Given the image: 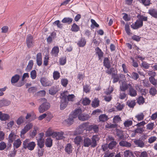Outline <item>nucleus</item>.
Returning <instances> with one entry per match:
<instances>
[{
    "mask_svg": "<svg viewBox=\"0 0 157 157\" xmlns=\"http://www.w3.org/2000/svg\"><path fill=\"white\" fill-rule=\"evenodd\" d=\"M29 141L30 140L29 139H26L23 141V147L21 148L22 150L28 149L30 151H32L34 149L36 145L35 143L33 141Z\"/></svg>",
    "mask_w": 157,
    "mask_h": 157,
    "instance_id": "f257e3e1",
    "label": "nucleus"
},
{
    "mask_svg": "<svg viewBox=\"0 0 157 157\" xmlns=\"http://www.w3.org/2000/svg\"><path fill=\"white\" fill-rule=\"evenodd\" d=\"M26 42L27 48H33L34 46L35 43L33 36L31 34H28L26 38Z\"/></svg>",
    "mask_w": 157,
    "mask_h": 157,
    "instance_id": "f03ea898",
    "label": "nucleus"
},
{
    "mask_svg": "<svg viewBox=\"0 0 157 157\" xmlns=\"http://www.w3.org/2000/svg\"><path fill=\"white\" fill-rule=\"evenodd\" d=\"M50 107V103L48 101H44L40 105L38 108L40 113H42L47 111Z\"/></svg>",
    "mask_w": 157,
    "mask_h": 157,
    "instance_id": "7ed1b4c3",
    "label": "nucleus"
},
{
    "mask_svg": "<svg viewBox=\"0 0 157 157\" xmlns=\"http://www.w3.org/2000/svg\"><path fill=\"white\" fill-rule=\"evenodd\" d=\"M60 99V109L61 110H63L67 106L68 102L67 101L66 98L64 97H61Z\"/></svg>",
    "mask_w": 157,
    "mask_h": 157,
    "instance_id": "20e7f679",
    "label": "nucleus"
},
{
    "mask_svg": "<svg viewBox=\"0 0 157 157\" xmlns=\"http://www.w3.org/2000/svg\"><path fill=\"white\" fill-rule=\"evenodd\" d=\"M143 25V22H142L139 19H137L134 25L133 23L131 25V27L133 29H137L141 28Z\"/></svg>",
    "mask_w": 157,
    "mask_h": 157,
    "instance_id": "39448f33",
    "label": "nucleus"
},
{
    "mask_svg": "<svg viewBox=\"0 0 157 157\" xmlns=\"http://www.w3.org/2000/svg\"><path fill=\"white\" fill-rule=\"evenodd\" d=\"M87 124L85 123L80 125L76 128V132L77 134H80L83 133V131L86 129V127Z\"/></svg>",
    "mask_w": 157,
    "mask_h": 157,
    "instance_id": "423d86ee",
    "label": "nucleus"
},
{
    "mask_svg": "<svg viewBox=\"0 0 157 157\" xmlns=\"http://www.w3.org/2000/svg\"><path fill=\"white\" fill-rule=\"evenodd\" d=\"M75 119L72 115H69L68 118L65 120L63 121V123L68 126H70L72 125L74 122Z\"/></svg>",
    "mask_w": 157,
    "mask_h": 157,
    "instance_id": "0eeeda50",
    "label": "nucleus"
},
{
    "mask_svg": "<svg viewBox=\"0 0 157 157\" xmlns=\"http://www.w3.org/2000/svg\"><path fill=\"white\" fill-rule=\"evenodd\" d=\"M82 111L81 108H76L75 109L71 112L70 114L75 119L77 117H78L79 114L82 113Z\"/></svg>",
    "mask_w": 157,
    "mask_h": 157,
    "instance_id": "6e6552de",
    "label": "nucleus"
},
{
    "mask_svg": "<svg viewBox=\"0 0 157 157\" xmlns=\"http://www.w3.org/2000/svg\"><path fill=\"white\" fill-rule=\"evenodd\" d=\"M10 101L6 98H3L2 99L0 100V107L7 106L10 105Z\"/></svg>",
    "mask_w": 157,
    "mask_h": 157,
    "instance_id": "1a4fd4ad",
    "label": "nucleus"
},
{
    "mask_svg": "<svg viewBox=\"0 0 157 157\" xmlns=\"http://www.w3.org/2000/svg\"><path fill=\"white\" fill-rule=\"evenodd\" d=\"M78 118L80 121H84L88 120L90 118V117L88 114L84 113H82L81 114H79Z\"/></svg>",
    "mask_w": 157,
    "mask_h": 157,
    "instance_id": "9d476101",
    "label": "nucleus"
},
{
    "mask_svg": "<svg viewBox=\"0 0 157 157\" xmlns=\"http://www.w3.org/2000/svg\"><path fill=\"white\" fill-rule=\"evenodd\" d=\"M61 96L64 97V98H66V100L67 101V102L69 101H74L73 98L75 97V95L73 94H69L68 95H67L65 94H61Z\"/></svg>",
    "mask_w": 157,
    "mask_h": 157,
    "instance_id": "9b49d317",
    "label": "nucleus"
},
{
    "mask_svg": "<svg viewBox=\"0 0 157 157\" xmlns=\"http://www.w3.org/2000/svg\"><path fill=\"white\" fill-rule=\"evenodd\" d=\"M17 135L15 134L14 132L11 131V133L8 136V140L9 142V143H13V141L15 140L17 138Z\"/></svg>",
    "mask_w": 157,
    "mask_h": 157,
    "instance_id": "f8f14e48",
    "label": "nucleus"
},
{
    "mask_svg": "<svg viewBox=\"0 0 157 157\" xmlns=\"http://www.w3.org/2000/svg\"><path fill=\"white\" fill-rule=\"evenodd\" d=\"M103 66L108 69H109L111 67V64L109 58L105 57L103 62Z\"/></svg>",
    "mask_w": 157,
    "mask_h": 157,
    "instance_id": "ddd939ff",
    "label": "nucleus"
},
{
    "mask_svg": "<svg viewBox=\"0 0 157 157\" xmlns=\"http://www.w3.org/2000/svg\"><path fill=\"white\" fill-rule=\"evenodd\" d=\"M10 118V116L7 113H2L0 111V120L2 121H6Z\"/></svg>",
    "mask_w": 157,
    "mask_h": 157,
    "instance_id": "4468645a",
    "label": "nucleus"
},
{
    "mask_svg": "<svg viewBox=\"0 0 157 157\" xmlns=\"http://www.w3.org/2000/svg\"><path fill=\"white\" fill-rule=\"evenodd\" d=\"M36 63L37 65L39 66H40L42 63V56L41 53H38L36 55Z\"/></svg>",
    "mask_w": 157,
    "mask_h": 157,
    "instance_id": "2eb2a0df",
    "label": "nucleus"
},
{
    "mask_svg": "<svg viewBox=\"0 0 157 157\" xmlns=\"http://www.w3.org/2000/svg\"><path fill=\"white\" fill-rule=\"evenodd\" d=\"M86 41L85 37H81L77 44L79 47H83L86 44Z\"/></svg>",
    "mask_w": 157,
    "mask_h": 157,
    "instance_id": "dca6fc26",
    "label": "nucleus"
},
{
    "mask_svg": "<svg viewBox=\"0 0 157 157\" xmlns=\"http://www.w3.org/2000/svg\"><path fill=\"white\" fill-rule=\"evenodd\" d=\"M83 146L85 147H88L91 145V140L88 137L84 138L83 140Z\"/></svg>",
    "mask_w": 157,
    "mask_h": 157,
    "instance_id": "f3484780",
    "label": "nucleus"
},
{
    "mask_svg": "<svg viewBox=\"0 0 157 157\" xmlns=\"http://www.w3.org/2000/svg\"><path fill=\"white\" fill-rule=\"evenodd\" d=\"M100 101L98 98H95L92 101L91 103V106L92 107L94 108H96L98 107L99 105Z\"/></svg>",
    "mask_w": 157,
    "mask_h": 157,
    "instance_id": "a211bd4d",
    "label": "nucleus"
},
{
    "mask_svg": "<svg viewBox=\"0 0 157 157\" xmlns=\"http://www.w3.org/2000/svg\"><path fill=\"white\" fill-rule=\"evenodd\" d=\"M22 142L20 139L18 138L15 140L13 143L14 148L17 149L21 145Z\"/></svg>",
    "mask_w": 157,
    "mask_h": 157,
    "instance_id": "6ab92c4d",
    "label": "nucleus"
},
{
    "mask_svg": "<svg viewBox=\"0 0 157 157\" xmlns=\"http://www.w3.org/2000/svg\"><path fill=\"white\" fill-rule=\"evenodd\" d=\"M73 21V19L72 18L69 17H64L61 21L62 23H67L68 25L71 24Z\"/></svg>",
    "mask_w": 157,
    "mask_h": 157,
    "instance_id": "aec40b11",
    "label": "nucleus"
},
{
    "mask_svg": "<svg viewBox=\"0 0 157 157\" xmlns=\"http://www.w3.org/2000/svg\"><path fill=\"white\" fill-rule=\"evenodd\" d=\"M95 50L97 51L96 53L98 55V59L99 60L101 59V58L103 57L104 54L103 52L98 47L95 48Z\"/></svg>",
    "mask_w": 157,
    "mask_h": 157,
    "instance_id": "412c9836",
    "label": "nucleus"
},
{
    "mask_svg": "<svg viewBox=\"0 0 157 157\" xmlns=\"http://www.w3.org/2000/svg\"><path fill=\"white\" fill-rule=\"evenodd\" d=\"M134 143L138 147L142 148L144 146V143L142 140H140V139L139 140H135L134 141Z\"/></svg>",
    "mask_w": 157,
    "mask_h": 157,
    "instance_id": "4be33fe9",
    "label": "nucleus"
},
{
    "mask_svg": "<svg viewBox=\"0 0 157 157\" xmlns=\"http://www.w3.org/2000/svg\"><path fill=\"white\" fill-rule=\"evenodd\" d=\"M148 13L153 17L157 18V10L156 9H150L148 10Z\"/></svg>",
    "mask_w": 157,
    "mask_h": 157,
    "instance_id": "5701e85b",
    "label": "nucleus"
},
{
    "mask_svg": "<svg viewBox=\"0 0 157 157\" xmlns=\"http://www.w3.org/2000/svg\"><path fill=\"white\" fill-rule=\"evenodd\" d=\"M20 76L19 75L16 74L12 76L11 78V82L12 84L15 83L17 82L19 80Z\"/></svg>",
    "mask_w": 157,
    "mask_h": 157,
    "instance_id": "b1692460",
    "label": "nucleus"
},
{
    "mask_svg": "<svg viewBox=\"0 0 157 157\" xmlns=\"http://www.w3.org/2000/svg\"><path fill=\"white\" fill-rule=\"evenodd\" d=\"M65 150L66 152L70 154L72 151V146L70 144H67L65 147Z\"/></svg>",
    "mask_w": 157,
    "mask_h": 157,
    "instance_id": "393cba45",
    "label": "nucleus"
},
{
    "mask_svg": "<svg viewBox=\"0 0 157 157\" xmlns=\"http://www.w3.org/2000/svg\"><path fill=\"white\" fill-rule=\"evenodd\" d=\"M83 141L82 137L80 136H77L74 139V142L77 146H80V142Z\"/></svg>",
    "mask_w": 157,
    "mask_h": 157,
    "instance_id": "a878e982",
    "label": "nucleus"
},
{
    "mask_svg": "<svg viewBox=\"0 0 157 157\" xmlns=\"http://www.w3.org/2000/svg\"><path fill=\"white\" fill-rule=\"evenodd\" d=\"M119 144L120 146L123 147H129L131 146V144L126 141H121L119 142Z\"/></svg>",
    "mask_w": 157,
    "mask_h": 157,
    "instance_id": "bb28decb",
    "label": "nucleus"
},
{
    "mask_svg": "<svg viewBox=\"0 0 157 157\" xmlns=\"http://www.w3.org/2000/svg\"><path fill=\"white\" fill-rule=\"evenodd\" d=\"M52 140L51 137H48L46 139L45 145L48 147H51L52 145Z\"/></svg>",
    "mask_w": 157,
    "mask_h": 157,
    "instance_id": "cd10ccee",
    "label": "nucleus"
},
{
    "mask_svg": "<svg viewBox=\"0 0 157 157\" xmlns=\"http://www.w3.org/2000/svg\"><path fill=\"white\" fill-rule=\"evenodd\" d=\"M99 121L104 122L107 121L109 119V118L105 114H102L99 116Z\"/></svg>",
    "mask_w": 157,
    "mask_h": 157,
    "instance_id": "c85d7f7f",
    "label": "nucleus"
},
{
    "mask_svg": "<svg viewBox=\"0 0 157 157\" xmlns=\"http://www.w3.org/2000/svg\"><path fill=\"white\" fill-rule=\"evenodd\" d=\"M129 94L131 97H135L137 95V92L133 87H129Z\"/></svg>",
    "mask_w": 157,
    "mask_h": 157,
    "instance_id": "c756f323",
    "label": "nucleus"
},
{
    "mask_svg": "<svg viewBox=\"0 0 157 157\" xmlns=\"http://www.w3.org/2000/svg\"><path fill=\"white\" fill-rule=\"evenodd\" d=\"M33 64L34 63L33 60H29L28 63V64L25 68V71H26L29 72L32 70L33 65Z\"/></svg>",
    "mask_w": 157,
    "mask_h": 157,
    "instance_id": "7c9ffc66",
    "label": "nucleus"
},
{
    "mask_svg": "<svg viewBox=\"0 0 157 157\" xmlns=\"http://www.w3.org/2000/svg\"><path fill=\"white\" fill-rule=\"evenodd\" d=\"M80 30V28L75 23H73L71 25V30L74 32H77Z\"/></svg>",
    "mask_w": 157,
    "mask_h": 157,
    "instance_id": "2f4dec72",
    "label": "nucleus"
},
{
    "mask_svg": "<svg viewBox=\"0 0 157 157\" xmlns=\"http://www.w3.org/2000/svg\"><path fill=\"white\" fill-rule=\"evenodd\" d=\"M148 75L151 76L149 78L150 82H153L152 80L154 79V77L156 75V72L153 71H150Z\"/></svg>",
    "mask_w": 157,
    "mask_h": 157,
    "instance_id": "473e14b6",
    "label": "nucleus"
},
{
    "mask_svg": "<svg viewBox=\"0 0 157 157\" xmlns=\"http://www.w3.org/2000/svg\"><path fill=\"white\" fill-rule=\"evenodd\" d=\"M97 138V135L93 136L91 138L92 141H91V147H94L97 146V141L96 140V138Z\"/></svg>",
    "mask_w": 157,
    "mask_h": 157,
    "instance_id": "72a5a7b5",
    "label": "nucleus"
},
{
    "mask_svg": "<svg viewBox=\"0 0 157 157\" xmlns=\"http://www.w3.org/2000/svg\"><path fill=\"white\" fill-rule=\"evenodd\" d=\"M37 145L38 147L42 148L44 147V140L37 139Z\"/></svg>",
    "mask_w": 157,
    "mask_h": 157,
    "instance_id": "f704fd0d",
    "label": "nucleus"
},
{
    "mask_svg": "<svg viewBox=\"0 0 157 157\" xmlns=\"http://www.w3.org/2000/svg\"><path fill=\"white\" fill-rule=\"evenodd\" d=\"M136 105V102L135 100L131 101L128 100L126 102V105L130 108H133Z\"/></svg>",
    "mask_w": 157,
    "mask_h": 157,
    "instance_id": "c9c22d12",
    "label": "nucleus"
},
{
    "mask_svg": "<svg viewBox=\"0 0 157 157\" xmlns=\"http://www.w3.org/2000/svg\"><path fill=\"white\" fill-rule=\"evenodd\" d=\"M57 92V90H56V87L54 86L51 87L49 90V94L52 95H55Z\"/></svg>",
    "mask_w": 157,
    "mask_h": 157,
    "instance_id": "e433bc0d",
    "label": "nucleus"
},
{
    "mask_svg": "<svg viewBox=\"0 0 157 157\" xmlns=\"http://www.w3.org/2000/svg\"><path fill=\"white\" fill-rule=\"evenodd\" d=\"M59 52V47L57 46H54L52 48L51 53L55 55V56H57L58 55V53Z\"/></svg>",
    "mask_w": 157,
    "mask_h": 157,
    "instance_id": "4c0bfd02",
    "label": "nucleus"
},
{
    "mask_svg": "<svg viewBox=\"0 0 157 157\" xmlns=\"http://www.w3.org/2000/svg\"><path fill=\"white\" fill-rule=\"evenodd\" d=\"M128 23H127L125 25V30L127 34L128 35L130 36L132 34V33L130 32L131 30L129 27V24L130 23H129V24H128Z\"/></svg>",
    "mask_w": 157,
    "mask_h": 157,
    "instance_id": "58836bf2",
    "label": "nucleus"
},
{
    "mask_svg": "<svg viewBox=\"0 0 157 157\" xmlns=\"http://www.w3.org/2000/svg\"><path fill=\"white\" fill-rule=\"evenodd\" d=\"M53 24L55 26H57L58 28L62 29L63 28V24H61L60 21L57 20L53 23Z\"/></svg>",
    "mask_w": 157,
    "mask_h": 157,
    "instance_id": "ea45409f",
    "label": "nucleus"
},
{
    "mask_svg": "<svg viewBox=\"0 0 157 157\" xmlns=\"http://www.w3.org/2000/svg\"><path fill=\"white\" fill-rule=\"evenodd\" d=\"M90 102L91 100L89 98L86 97L83 99L82 104L84 105H89L90 104Z\"/></svg>",
    "mask_w": 157,
    "mask_h": 157,
    "instance_id": "a19ab883",
    "label": "nucleus"
},
{
    "mask_svg": "<svg viewBox=\"0 0 157 157\" xmlns=\"http://www.w3.org/2000/svg\"><path fill=\"white\" fill-rule=\"evenodd\" d=\"M91 22L92 23L90 26L91 29H94L95 27L98 28L99 27V25L97 23L95 20L91 19Z\"/></svg>",
    "mask_w": 157,
    "mask_h": 157,
    "instance_id": "79ce46f5",
    "label": "nucleus"
},
{
    "mask_svg": "<svg viewBox=\"0 0 157 157\" xmlns=\"http://www.w3.org/2000/svg\"><path fill=\"white\" fill-rule=\"evenodd\" d=\"M121 121V118L118 115L115 116L113 119V122L114 123L116 124Z\"/></svg>",
    "mask_w": 157,
    "mask_h": 157,
    "instance_id": "37998d69",
    "label": "nucleus"
},
{
    "mask_svg": "<svg viewBox=\"0 0 157 157\" xmlns=\"http://www.w3.org/2000/svg\"><path fill=\"white\" fill-rule=\"evenodd\" d=\"M145 102V98L142 96H140L137 99V103L140 105L143 104Z\"/></svg>",
    "mask_w": 157,
    "mask_h": 157,
    "instance_id": "c03bdc74",
    "label": "nucleus"
},
{
    "mask_svg": "<svg viewBox=\"0 0 157 157\" xmlns=\"http://www.w3.org/2000/svg\"><path fill=\"white\" fill-rule=\"evenodd\" d=\"M128 88V85L126 83L123 82L122 86H120V88L121 90L122 91H125Z\"/></svg>",
    "mask_w": 157,
    "mask_h": 157,
    "instance_id": "a18cd8bd",
    "label": "nucleus"
},
{
    "mask_svg": "<svg viewBox=\"0 0 157 157\" xmlns=\"http://www.w3.org/2000/svg\"><path fill=\"white\" fill-rule=\"evenodd\" d=\"M64 134V133L63 132H58L57 137H56V140H59L64 138V137L63 136Z\"/></svg>",
    "mask_w": 157,
    "mask_h": 157,
    "instance_id": "49530a36",
    "label": "nucleus"
},
{
    "mask_svg": "<svg viewBox=\"0 0 157 157\" xmlns=\"http://www.w3.org/2000/svg\"><path fill=\"white\" fill-rule=\"evenodd\" d=\"M157 90L155 87H151L149 90V93L152 96H155L156 94Z\"/></svg>",
    "mask_w": 157,
    "mask_h": 157,
    "instance_id": "de8ad7c7",
    "label": "nucleus"
},
{
    "mask_svg": "<svg viewBox=\"0 0 157 157\" xmlns=\"http://www.w3.org/2000/svg\"><path fill=\"white\" fill-rule=\"evenodd\" d=\"M117 144V142L115 141H112L108 144V148L110 149H112Z\"/></svg>",
    "mask_w": 157,
    "mask_h": 157,
    "instance_id": "09e8293b",
    "label": "nucleus"
},
{
    "mask_svg": "<svg viewBox=\"0 0 157 157\" xmlns=\"http://www.w3.org/2000/svg\"><path fill=\"white\" fill-rule=\"evenodd\" d=\"M90 85L86 84L83 86V91L86 93H89L90 91V88L89 87Z\"/></svg>",
    "mask_w": 157,
    "mask_h": 157,
    "instance_id": "8fccbe9b",
    "label": "nucleus"
},
{
    "mask_svg": "<svg viewBox=\"0 0 157 157\" xmlns=\"http://www.w3.org/2000/svg\"><path fill=\"white\" fill-rule=\"evenodd\" d=\"M60 75L59 73L57 71H55L53 73V78L54 80H57L60 77Z\"/></svg>",
    "mask_w": 157,
    "mask_h": 157,
    "instance_id": "3c124183",
    "label": "nucleus"
},
{
    "mask_svg": "<svg viewBox=\"0 0 157 157\" xmlns=\"http://www.w3.org/2000/svg\"><path fill=\"white\" fill-rule=\"evenodd\" d=\"M144 116L142 113L139 114H138L135 116L138 121H140L144 119Z\"/></svg>",
    "mask_w": 157,
    "mask_h": 157,
    "instance_id": "603ef678",
    "label": "nucleus"
},
{
    "mask_svg": "<svg viewBox=\"0 0 157 157\" xmlns=\"http://www.w3.org/2000/svg\"><path fill=\"white\" fill-rule=\"evenodd\" d=\"M61 82L63 87H66L68 84V81L67 78H63L61 80Z\"/></svg>",
    "mask_w": 157,
    "mask_h": 157,
    "instance_id": "864d4df0",
    "label": "nucleus"
},
{
    "mask_svg": "<svg viewBox=\"0 0 157 157\" xmlns=\"http://www.w3.org/2000/svg\"><path fill=\"white\" fill-rule=\"evenodd\" d=\"M132 124V122L131 120H127L125 121L124 123V126L125 127H128Z\"/></svg>",
    "mask_w": 157,
    "mask_h": 157,
    "instance_id": "5fc2aeb1",
    "label": "nucleus"
},
{
    "mask_svg": "<svg viewBox=\"0 0 157 157\" xmlns=\"http://www.w3.org/2000/svg\"><path fill=\"white\" fill-rule=\"evenodd\" d=\"M150 64H148L147 62L143 61L141 64L140 65L141 67H143L145 69H147L149 67Z\"/></svg>",
    "mask_w": 157,
    "mask_h": 157,
    "instance_id": "6e6d98bb",
    "label": "nucleus"
},
{
    "mask_svg": "<svg viewBox=\"0 0 157 157\" xmlns=\"http://www.w3.org/2000/svg\"><path fill=\"white\" fill-rule=\"evenodd\" d=\"M46 92L45 90H40L36 93V95L38 96L44 97L46 94Z\"/></svg>",
    "mask_w": 157,
    "mask_h": 157,
    "instance_id": "4d7b16f0",
    "label": "nucleus"
},
{
    "mask_svg": "<svg viewBox=\"0 0 157 157\" xmlns=\"http://www.w3.org/2000/svg\"><path fill=\"white\" fill-rule=\"evenodd\" d=\"M30 77L33 79L36 78V72L35 70H33L31 72Z\"/></svg>",
    "mask_w": 157,
    "mask_h": 157,
    "instance_id": "13d9d810",
    "label": "nucleus"
},
{
    "mask_svg": "<svg viewBox=\"0 0 157 157\" xmlns=\"http://www.w3.org/2000/svg\"><path fill=\"white\" fill-rule=\"evenodd\" d=\"M6 147V143L3 141H2L0 143V150L2 151L5 150Z\"/></svg>",
    "mask_w": 157,
    "mask_h": 157,
    "instance_id": "bf43d9fd",
    "label": "nucleus"
},
{
    "mask_svg": "<svg viewBox=\"0 0 157 157\" xmlns=\"http://www.w3.org/2000/svg\"><path fill=\"white\" fill-rule=\"evenodd\" d=\"M59 61L60 64L61 65H64L66 63L67 61L66 56H65V57H63L62 58H60Z\"/></svg>",
    "mask_w": 157,
    "mask_h": 157,
    "instance_id": "052dcab7",
    "label": "nucleus"
},
{
    "mask_svg": "<svg viewBox=\"0 0 157 157\" xmlns=\"http://www.w3.org/2000/svg\"><path fill=\"white\" fill-rule=\"evenodd\" d=\"M92 130H93L95 133H98L99 130L98 126L96 124H92Z\"/></svg>",
    "mask_w": 157,
    "mask_h": 157,
    "instance_id": "680f3d73",
    "label": "nucleus"
},
{
    "mask_svg": "<svg viewBox=\"0 0 157 157\" xmlns=\"http://www.w3.org/2000/svg\"><path fill=\"white\" fill-rule=\"evenodd\" d=\"M24 121L23 119V117L21 116L18 118L17 120V124L19 125L23 123Z\"/></svg>",
    "mask_w": 157,
    "mask_h": 157,
    "instance_id": "e2e57ef3",
    "label": "nucleus"
},
{
    "mask_svg": "<svg viewBox=\"0 0 157 157\" xmlns=\"http://www.w3.org/2000/svg\"><path fill=\"white\" fill-rule=\"evenodd\" d=\"M122 14H124L123 18L125 21H128L130 20L131 17L130 16H128L127 13H123Z\"/></svg>",
    "mask_w": 157,
    "mask_h": 157,
    "instance_id": "0e129e2a",
    "label": "nucleus"
},
{
    "mask_svg": "<svg viewBox=\"0 0 157 157\" xmlns=\"http://www.w3.org/2000/svg\"><path fill=\"white\" fill-rule=\"evenodd\" d=\"M33 125L32 123H29L27 124L25 127L24 128L27 131L31 129L33 127Z\"/></svg>",
    "mask_w": 157,
    "mask_h": 157,
    "instance_id": "69168bd1",
    "label": "nucleus"
},
{
    "mask_svg": "<svg viewBox=\"0 0 157 157\" xmlns=\"http://www.w3.org/2000/svg\"><path fill=\"white\" fill-rule=\"evenodd\" d=\"M154 126V123L151 122V123H148L146 126L147 129L148 130H152Z\"/></svg>",
    "mask_w": 157,
    "mask_h": 157,
    "instance_id": "338daca9",
    "label": "nucleus"
},
{
    "mask_svg": "<svg viewBox=\"0 0 157 157\" xmlns=\"http://www.w3.org/2000/svg\"><path fill=\"white\" fill-rule=\"evenodd\" d=\"M141 38V37L139 36H137L136 35H134L132 37V39L137 42L140 41V39Z\"/></svg>",
    "mask_w": 157,
    "mask_h": 157,
    "instance_id": "774afa93",
    "label": "nucleus"
}]
</instances>
